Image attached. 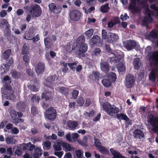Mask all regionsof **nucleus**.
Segmentation results:
<instances>
[{
	"mask_svg": "<svg viewBox=\"0 0 158 158\" xmlns=\"http://www.w3.org/2000/svg\"><path fill=\"white\" fill-rule=\"evenodd\" d=\"M14 64L13 59L12 57L10 58L6 64H2L0 68V73L2 75L7 73L9 70L10 67L12 66Z\"/></svg>",
	"mask_w": 158,
	"mask_h": 158,
	"instance_id": "nucleus-6",
	"label": "nucleus"
},
{
	"mask_svg": "<svg viewBox=\"0 0 158 158\" xmlns=\"http://www.w3.org/2000/svg\"><path fill=\"white\" fill-rule=\"evenodd\" d=\"M85 42V38L84 36L81 35L79 36L77 39L76 41V44L75 45L77 46V47L80 45L83 44Z\"/></svg>",
	"mask_w": 158,
	"mask_h": 158,
	"instance_id": "nucleus-26",
	"label": "nucleus"
},
{
	"mask_svg": "<svg viewBox=\"0 0 158 158\" xmlns=\"http://www.w3.org/2000/svg\"><path fill=\"white\" fill-rule=\"evenodd\" d=\"M97 148L98 150L102 153L103 154H109V151L107 150L104 146L101 145L98 146Z\"/></svg>",
	"mask_w": 158,
	"mask_h": 158,
	"instance_id": "nucleus-27",
	"label": "nucleus"
},
{
	"mask_svg": "<svg viewBox=\"0 0 158 158\" xmlns=\"http://www.w3.org/2000/svg\"><path fill=\"white\" fill-rule=\"evenodd\" d=\"M62 147L66 152L72 151L73 149V148L71 147L69 143L65 142H62Z\"/></svg>",
	"mask_w": 158,
	"mask_h": 158,
	"instance_id": "nucleus-33",
	"label": "nucleus"
},
{
	"mask_svg": "<svg viewBox=\"0 0 158 158\" xmlns=\"http://www.w3.org/2000/svg\"><path fill=\"white\" fill-rule=\"evenodd\" d=\"M109 5V4L108 3H107L105 4L102 5L101 6V11L103 13H107L110 10Z\"/></svg>",
	"mask_w": 158,
	"mask_h": 158,
	"instance_id": "nucleus-31",
	"label": "nucleus"
},
{
	"mask_svg": "<svg viewBox=\"0 0 158 158\" xmlns=\"http://www.w3.org/2000/svg\"><path fill=\"white\" fill-rule=\"evenodd\" d=\"M93 29H90L85 31L84 34L87 37L86 38L87 39H89L93 35Z\"/></svg>",
	"mask_w": 158,
	"mask_h": 158,
	"instance_id": "nucleus-43",
	"label": "nucleus"
},
{
	"mask_svg": "<svg viewBox=\"0 0 158 158\" xmlns=\"http://www.w3.org/2000/svg\"><path fill=\"white\" fill-rule=\"evenodd\" d=\"M105 48L106 51L108 53L111 54H113V50L111 48L110 45L106 44L105 45Z\"/></svg>",
	"mask_w": 158,
	"mask_h": 158,
	"instance_id": "nucleus-53",
	"label": "nucleus"
},
{
	"mask_svg": "<svg viewBox=\"0 0 158 158\" xmlns=\"http://www.w3.org/2000/svg\"><path fill=\"white\" fill-rule=\"evenodd\" d=\"M10 83H6L4 85V87L5 89L8 90L7 91H10V90H12V87L10 84Z\"/></svg>",
	"mask_w": 158,
	"mask_h": 158,
	"instance_id": "nucleus-62",
	"label": "nucleus"
},
{
	"mask_svg": "<svg viewBox=\"0 0 158 158\" xmlns=\"http://www.w3.org/2000/svg\"><path fill=\"white\" fill-rule=\"evenodd\" d=\"M13 138L11 136H8L6 138V141L8 144H12L13 143Z\"/></svg>",
	"mask_w": 158,
	"mask_h": 158,
	"instance_id": "nucleus-59",
	"label": "nucleus"
},
{
	"mask_svg": "<svg viewBox=\"0 0 158 158\" xmlns=\"http://www.w3.org/2000/svg\"><path fill=\"white\" fill-rule=\"evenodd\" d=\"M78 63V62L76 61L74 62L68 63V65L72 70L74 71L75 70L76 67Z\"/></svg>",
	"mask_w": 158,
	"mask_h": 158,
	"instance_id": "nucleus-44",
	"label": "nucleus"
},
{
	"mask_svg": "<svg viewBox=\"0 0 158 158\" xmlns=\"http://www.w3.org/2000/svg\"><path fill=\"white\" fill-rule=\"evenodd\" d=\"M51 92H47L46 91L45 93H42L41 95L42 99H45L46 101L48 100L51 97Z\"/></svg>",
	"mask_w": 158,
	"mask_h": 158,
	"instance_id": "nucleus-35",
	"label": "nucleus"
},
{
	"mask_svg": "<svg viewBox=\"0 0 158 158\" xmlns=\"http://www.w3.org/2000/svg\"><path fill=\"white\" fill-rule=\"evenodd\" d=\"M100 40V37L97 35H94L91 39L90 41L92 44H96Z\"/></svg>",
	"mask_w": 158,
	"mask_h": 158,
	"instance_id": "nucleus-38",
	"label": "nucleus"
},
{
	"mask_svg": "<svg viewBox=\"0 0 158 158\" xmlns=\"http://www.w3.org/2000/svg\"><path fill=\"white\" fill-rule=\"evenodd\" d=\"M111 21L115 25L119 23H120L119 17H114L113 20H111Z\"/></svg>",
	"mask_w": 158,
	"mask_h": 158,
	"instance_id": "nucleus-63",
	"label": "nucleus"
},
{
	"mask_svg": "<svg viewBox=\"0 0 158 158\" xmlns=\"http://www.w3.org/2000/svg\"><path fill=\"white\" fill-rule=\"evenodd\" d=\"M133 135L134 138L136 139H141L144 137V134L141 130L136 129L133 132Z\"/></svg>",
	"mask_w": 158,
	"mask_h": 158,
	"instance_id": "nucleus-16",
	"label": "nucleus"
},
{
	"mask_svg": "<svg viewBox=\"0 0 158 158\" xmlns=\"http://www.w3.org/2000/svg\"><path fill=\"white\" fill-rule=\"evenodd\" d=\"M116 116L118 119L120 121L121 120H123L127 122L130 120V118L127 116L123 113L120 114H117L116 115Z\"/></svg>",
	"mask_w": 158,
	"mask_h": 158,
	"instance_id": "nucleus-23",
	"label": "nucleus"
},
{
	"mask_svg": "<svg viewBox=\"0 0 158 158\" xmlns=\"http://www.w3.org/2000/svg\"><path fill=\"white\" fill-rule=\"evenodd\" d=\"M11 52V50L10 49H8L6 50L2 54L1 58L3 60H6L8 59Z\"/></svg>",
	"mask_w": 158,
	"mask_h": 158,
	"instance_id": "nucleus-25",
	"label": "nucleus"
},
{
	"mask_svg": "<svg viewBox=\"0 0 158 158\" xmlns=\"http://www.w3.org/2000/svg\"><path fill=\"white\" fill-rule=\"evenodd\" d=\"M62 146V142H58L53 145V147L55 151H60L61 150V146Z\"/></svg>",
	"mask_w": 158,
	"mask_h": 158,
	"instance_id": "nucleus-36",
	"label": "nucleus"
},
{
	"mask_svg": "<svg viewBox=\"0 0 158 158\" xmlns=\"http://www.w3.org/2000/svg\"><path fill=\"white\" fill-rule=\"evenodd\" d=\"M150 8L156 11V16L158 17V6L157 7L156 4H153L151 5Z\"/></svg>",
	"mask_w": 158,
	"mask_h": 158,
	"instance_id": "nucleus-56",
	"label": "nucleus"
},
{
	"mask_svg": "<svg viewBox=\"0 0 158 158\" xmlns=\"http://www.w3.org/2000/svg\"><path fill=\"white\" fill-rule=\"evenodd\" d=\"M133 64L135 69L138 70L141 65L140 59L139 58H135L133 60Z\"/></svg>",
	"mask_w": 158,
	"mask_h": 158,
	"instance_id": "nucleus-24",
	"label": "nucleus"
},
{
	"mask_svg": "<svg viewBox=\"0 0 158 158\" xmlns=\"http://www.w3.org/2000/svg\"><path fill=\"white\" fill-rule=\"evenodd\" d=\"M6 95L7 99H8L14 101L15 99L14 92L13 90L7 91V93L6 94Z\"/></svg>",
	"mask_w": 158,
	"mask_h": 158,
	"instance_id": "nucleus-30",
	"label": "nucleus"
},
{
	"mask_svg": "<svg viewBox=\"0 0 158 158\" xmlns=\"http://www.w3.org/2000/svg\"><path fill=\"white\" fill-rule=\"evenodd\" d=\"M125 85L127 88L132 87L135 81L134 76L132 74L127 75L125 78Z\"/></svg>",
	"mask_w": 158,
	"mask_h": 158,
	"instance_id": "nucleus-9",
	"label": "nucleus"
},
{
	"mask_svg": "<svg viewBox=\"0 0 158 158\" xmlns=\"http://www.w3.org/2000/svg\"><path fill=\"white\" fill-rule=\"evenodd\" d=\"M95 113V111L94 110H91L89 113L86 111L85 114L88 117H90L93 116Z\"/></svg>",
	"mask_w": 158,
	"mask_h": 158,
	"instance_id": "nucleus-60",
	"label": "nucleus"
},
{
	"mask_svg": "<svg viewBox=\"0 0 158 158\" xmlns=\"http://www.w3.org/2000/svg\"><path fill=\"white\" fill-rule=\"evenodd\" d=\"M116 67L119 72H123L126 70L125 65L122 62L118 63Z\"/></svg>",
	"mask_w": 158,
	"mask_h": 158,
	"instance_id": "nucleus-32",
	"label": "nucleus"
},
{
	"mask_svg": "<svg viewBox=\"0 0 158 158\" xmlns=\"http://www.w3.org/2000/svg\"><path fill=\"white\" fill-rule=\"evenodd\" d=\"M113 54L114 56L110 57V62L111 63L114 64L115 63H117L121 59V57L120 54H116L114 53Z\"/></svg>",
	"mask_w": 158,
	"mask_h": 158,
	"instance_id": "nucleus-17",
	"label": "nucleus"
},
{
	"mask_svg": "<svg viewBox=\"0 0 158 158\" xmlns=\"http://www.w3.org/2000/svg\"><path fill=\"white\" fill-rule=\"evenodd\" d=\"M23 9L30 12L32 16L36 18L40 16L41 14V9L40 6L37 4L26 6H24Z\"/></svg>",
	"mask_w": 158,
	"mask_h": 158,
	"instance_id": "nucleus-1",
	"label": "nucleus"
},
{
	"mask_svg": "<svg viewBox=\"0 0 158 158\" xmlns=\"http://www.w3.org/2000/svg\"><path fill=\"white\" fill-rule=\"evenodd\" d=\"M16 107L19 110L24 112L25 111L26 108L25 103L23 101L19 102L17 103Z\"/></svg>",
	"mask_w": 158,
	"mask_h": 158,
	"instance_id": "nucleus-22",
	"label": "nucleus"
},
{
	"mask_svg": "<svg viewBox=\"0 0 158 158\" xmlns=\"http://www.w3.org/2000/svg\"><path fill=\"white\" fill-rule=\"evenodd\" d=\"M4 25H6V28H8L9 24L8 21L5 19H0V28H3Z\"/></svg>",
	"mask_w": 158,
	"mask_h": 158,
	"instance_id": "nucleus-37",
	"label": "nucleus"
},
{
	"mask_svg": "<svg viewBox=\"0 0 158 158\" xmlns=\"http://www.w3.org/2000/svg\"><path fill=\"white\" fill-rule=\"evenodd\" d=\"M136 0H131L130 3V5L128 7V9L130 10H132L136 5Z\"/></svg>",
	"mask_w": 158,
	"mask_h": 158,
	"instance_id": "nucleus-48",
	"label": "nucleus"
},
{
	"mask_svg": "<svg viewBox=\"0 0 158 158\" xmlns=\"http://www.w3.org/2000/svg\"><path fill=\"white\" fill-rule=\"evenodd\" d=\"M12 77L15 79H18L21 77V73L19 72L14 71L11 73Z\"/></svg>",
	"mask_w": 158,
	"mask_h": 158,
	"instance_id": "nucleus-46",
	"label": "nucleus"
},
{
	"mask_svg": "<svg viewBox=\"0 0 158 158\" xmlns=\"http://www.w3.org/2000/svg\"><path fill=\"white\" fill-rule=\"evenodd\" d=\"M150 21V20L147 17H145L142 21V25L144 26H148L149 22Z\"/></svg>",
	"mask_w": 158,
	"mask_h": 158,
	"instance_id": "nucleus-50",
	"label": "nucleus"
},
{
	"mask_svg": "<svg viewBox=\"0 0 158 158\" xmlns=\"http://www.w3.org/2000/svg\"><path fill=\"white\" fill-rule=\"evenodd\" d=\"M148 121L152 126V131L158 134V117H156L152 114L148 118Z\"/></svg>",
	"mask_w": 158,
	"mask_h": 158,
	"instance_id": "nucleus-5",
	"label": "nucleus"
},
{
	"mask_svg": "<svg viewBox=\"0 0 158 158\" xmlns=\"http://www.w3.org/2000/svg\"><path fill=\"white\" fill-rule=\"evenodd\" d=\"M23 59L25 63L27 64H28L30 61L29 56L27 54H25L23 56Z\"/></svg>",
	"mask_w": 158,
	"mask_h": 158,
	"instance_id": "nucleus-58",
	"label": "nucleus"
},
{
	"mask_svg": "<svg viewBox=\"0 0 158 158\" xmlns=\"http://www.w3.org/2000/svg\"><path fill=\"white\" fill-rule=\"evenodd\" d=\"M42 154V151L39 147L36 148L34 150V153L33 154L34 158H38L40 157Z\"/></svg>",
	"mask_w": 158,
	"mask_h": 158,
	"instance_id": "nucleus-28",
	"label": "nucleus"
},
{
	"mask_svg": "<svg viewBox=\"0 0 158 158\" xmlns=\"http://www.w3.org/2000/svg\"><path fill=\"white\" fill-rule=\"evenodd\" d=\"M45 115L49 120L53 121L56 119L57 115L56 110L54 107H50L45 111Z\"/></svg>",
	"mask_w": 158,
	"mask_h": 158,
	"instance_id": "nucleus-7",
	"label": "nucleus"
},
{
	"mask_svg": "<svg viewBox=\"0 0 158 158\" xmlns=\"http://www.w3.org/2000/svg\"><path fill=\"white\" fill-rule=\"evenodd\" d=\"M59 89L60 90V92L62 94L64 95H68L69 89L67 88L60 87Z\"/></svg>",
	"mask_w": 158,
	"mask_h": 158,
	"instance_id": "nucleus-40",
	"label": "nucleus"
},
{
	"mask_svg": "<svg viewBox=\"0 0 158 158\" xmlns=\"http://www.w3.org/2000/svg\"><path fill=\"white\" fill-rule=\"evenodd\" d=\"M150 60H152L156 63H158V51L149 53L148 54Z\"/></svg>",
	"mask_w": 158,
	"mask_h": 158,
	"instance_id": "nucleus-12",
	"label": "nucleus"
},
{
	"mask_svg": "<svg viewBox=\"0 0 158 158\" xmlns=\"http://www.w3.org/2000/svg\"><path fill=\"white\" fill-rule=\"evenodd\" d=\"M17 114L18 112L14 110H12L10 111V116L13 121L16 120V119L17 118Z\"/></svg>",
	"mask_w": 158,
	"mask_h": 158,
	"instance_id": "nucleus-39",
	"label": "nucleus"
},
{
	"mask_svg": "<svg viewBox=\"0 0 158 158\" xmlns=\"http://www.w3.org/2000/svg\"><path fill=\"white\" fill-rule=\"evenodd\" d=\"M83 151L80 149H78L75 151L74 154V157L77 158H83Z\"/></svg>",
	"mask_w": 158,
	"mask_h": 158,
	"instance_id": "nucleus-34",
	"label": "nucleus"
},
{
	"mask_svg": "<svg viewBox=\"0 0 158 158\" xmlns=\"http://www.w3.org/2000/svg\"><path fill=\"white\" fill-rule=\"evenodd\" d=\"M57 79V77L56 75L49 77H47V79L46 80V83H45L44 85L45 86L51 89H53V88H52V84L53 82L56 81Z\"/></svg>",
	"mask_w": 158,
	"mask_h": 158,
	"instance_id": "nucleus-8",
	"label": "nucleus"
},
{
	"mask_svg": "<svg viewBox=\"0 0 158 158\" xmlns=\"http://www.w3.org/2000/svg\"><path fill=\"white\" fill-rule=\"evenodd\" d=\"M110 151L113 156V158H127L123 156L120 152L112 148H111Z\"/></svg>",
	"mask_w": 158,
	"mask_h": 158,
	"instance_id": "nucleus-18",
	"label": "nucleus"
},
{
	"mask_svg": "<svg viewBox=\"0 0 158 158\" xmlns=\"http://www.w3.org/2000/svg\"><path fill=\"white\" fill-rule=\"evenodd\" d=\"M78 125L77 122L75 121L69 120L67 122V125L69 130H74Z\"/></svg>",
	"mask_w": 158,
	"mask_h": 158,
	"instance_id": "nucleus-21",
	"label": "nucleus"
},
{
	"mask_svg": "<svg viewBox=\"0 0 158 158\" xmlns=\"http://www.w3.org/2000/svg\"><path fill=\"white\" fill-rule=\"evenodd\" d=\"M40 40V36L39 34H37L36 35L32 37L30 40H32L33 42H35L38 41Z\"/></svg>",
	"mask_w": 158,
	"mask_h": 158,
	"instance_id": "nucleus-64",
	"label": "nucleus"
},
{
	"mask_svg": "<svg viewBox=\"0 0 158 158\" xmlns=\"http://www.w3.org/2000/svg\"><path fill=\"white\" fill-rule=\"evenodd\" d=\"M148 121L152 126V131L158 134V117H156L152 114L148 118Z\"/></svg>",
	"mask_w": 158,
	"mask_h": 158,
	"instance_id": "nucleus-4",
	"label": "nucleus"
},
{
	"mask_svg": "<svg viewBox=\"0 0 158 158\" xmlns=\"http://www.w3.org/2000/svg\"><path fill=\"white\" fill-rule=\"evenodd\" d=\"M118 39V36L116 34L110 33L108 36L107 38V41L110 43H114L117 41Z\"/></svg>",
	"mask_w": 158,
	"mask_h": 158,
	"instance_id": "nucleus-14",
	"label": "nucleus"
},
{
	"mask_svg": "<svg viewBox=\"0 0 158 158\" xmlns=\"http://www.w3.org/2000/svg\"><path fill=\"white\" fill-rule=\"evenodd\" d=\"M51 39L49 37H46L44 40V43L45 46L48 47L50 46V44L51 41Z\"/></svg>",
	"mask_w": 158,
	"mask_h": 158,
	"instance_id": "nucleus-55",
	"label": "nucleus"
},
{
	"mask_svg": "<svg viewBox=\"0 0 158 158\" xmlns=\"http://www.w3.org/2000/svg\"><path fill=\"white\" fill-rule=\"evenodd\" d=\"M157 72V69H153L149 74V78L152 82H155L156 80V75Z\"/></svg>",
	"mask_w": 158,
	"mask_h": 158,
	"instance_id": "nucleus-20",
	"label": "nucleus"
},
{
	"mask_svg": "<svg viewBox=\"0 0 158 158\" xmlns=\"http://www.w3.org/2000/svg\"><path fill=\"white\" fill-rule=\"evenodd\" d=\"M66 51L69 53H71L72 51L75 50L77 48V46L75 44L73 45L70 43H68L65 46Z\"/></svg>",
	"mask_w": 158,
	"mask_h": 158,
	"instance_id": "nucleus-19",
	"label": "nucleus"
},
{
	"mask_svg": "<svg viewBox=\"0 0 158 158\" xmlns=\"http://www.w3.org/2000/svg\"><path fill=\"white\" fill-rule=\"evenodd\" d=\"M124 45L125 47L129 51L134 48L136 46V42L132 40H129L126 41L124 42Z\"/></svg>",
	"mask_w": 158,
	"mask_h": 158,
	"instance_id": "nucleus-10",
	"label": "nucleus"
},
{
	"mask_svg": "<svg viewBox=\"0 0 158 158\" xmlns=\"http://www.w3.org/2000/svg\"><path fill=\"white\" fill-rule=\"evenodd\" d=\"M79 94V91L78 90H74L73 91V92L71 94L72 98L74 99H76Z\"/></svg>",
	"mask_w": 158,
	"mask_h": 158,
	"instance_id": "nucleus-57",
	"label": "nucleus"
},
{
	"mask_svg": "<svg viewBox=\"0 0 158 158\" xmlns=\"http://www.w3.org/2000/svg\"><path fill=\"white\" fill-rule=\"evenodd\" d=\"M29 48L27 44L26 43L24 44L22 49V53L23 54H27L29 53Z\"/></svg>",
	"mask_w": 158,
	"mask_h": 158,
	"instance_id": "nucleus-41",
	"label": "nucleus"
},
{
	"mask_svg": "<svg viewBox=\"0 0 158 158\" xmlns=\"http://www.w3.org/2000/svg\"><path fill=\"white\" fill-rule=\"evenodd\" d=\"M107 78L111 81V82L114 83L116 81L117 77L116 74L112 72L108 74L107 76Z\"/></svg>",
	"mask_w": 158,
	"mask_h": 158,
	"instance_id": "nucleus-29",
	"label": "nucleus"
},
{
	"mask_svg": "<svg viewBox=\"0 0 158 158\" xmlns=\"http://www.w3.org/2000/svg\"><path fill=\"white\" fill-rule=\"evenodd\" d=\"M31 112L32 115L35 116L38 114V110L37 107L33 106L31 108Z\"/></svg>",
	"mask_w": 158,
	"mask_h": 158,
	"instance_id": "nucleus-49",
	"label": "nucleus"
},
{
	"mask_svg": "<svg viewBox=\"0 0 158 158\" xmlns=\"http://www.w3.org/2000/svg\"><path fill=\"white\" fill-rule=\"evenodd\" d=\"M45 64L42 62H39L36 65L35 71L38 74H40L43 73L45 69Z\"/></svg>",
	"mask_w": 158,
	"mask_h": 158,
	"instance_id": "nucleus-13",
	"label": "nucleus"
},
{
	"mask_svg": "<svg viewBox=\"0 0 158 158\" xmlns=\"http://www.w3.org/2000/svg\"><path fill=\"white\" fill-rule=\"evenodd\" d=\"M129 18V16H128L127 13H125L124 15H121L120 16L121 20L123 21H125Z\"/></svg>",
	"mask_w": 158,
	"mask_h": 158,
	"instance_id": "nucleus-61",
	"label": "nucleus"
},
{
	"mask_svg": "<svg viewBox=\"0 0 158 158\" xmlns=\"http://www.w3.org/2000/svg\"><path fill=\"white\" fill-rule=\"evenodd\" d=\"M100 65L101 70L104 73H107L110 70L109 64L106 61H103L101 62Z\"/></svg>",
	"mask_w": 158,
	"mask_h": 158,
	"instance_id": "nucleus-15",
	"label": "nucleus"
},
{
	"mask_svg": "<svg viewBox=\"0 0 158 158\" xmlns=\"http://www.w3.org/2000/svg\"><path fill=\"white\" fill-rule=\"evenodd\" d=\"M34 32L32 29H29L28 31L26 34L27 38H28V40H30L31 38L35 36Z\"/></svg>",
	"mask_w": 158,
	"mask_h": 158,
	"instance_id": "nucleus-45",
	"label": "nucleus"
},
{
	"mask_svg": "<svg viewBox=\"0 0 158 158\" xmlns=\"http://www.w3.org/2000/svg\"><path fill=\"white\" fill-rule=\"evenodd\" d=\"M56 6V4L53 2H52L49 4L48 7L49 9L52 13L54 10Z\"/></svg>",
	"mask_w": 158,
	"mask_h": 158,
	"instance_id": "nucleus-54",
	"label": "nucleus"
},
{
	"mask_svg": "<svg viewBox=\"0 0 158 158\" xmlns=\"http://www.w3.org/2000/svg\"><path fill=\"white\" fill-rule=\"evenodd\" d=\"M82 16V13L77 10H72L69 15V17L70 19L76 22L80 21Z\"/></svg>",
	"mask_w": 158,
	"mask_h": 158,
	"instance_id": "nucleus-3",
	"label": "nucleus"
},
{
	"mask_svg": "<svg viewBox=\"0 0 158 158\" xmlns=\"http://www.w3.org/2000/svg\"><path fill=\"white\" fill-rule=\"evenodd\" d=\"M102 108L108 114L111 116H114L117 114L119 111V108L114 105H112L109 103H104L102 105Z\"/></svg>",
	"mask_w": 158,
	"mask_h": 158,
	"instance_id": "nucleus-2",
	"label": "nucleus"
},
{
	"mask_svg": "<svg viewBox=\"0 0 158 158\" xmlns=\"http://www.w3.org/2000/svg\"><path fill=\"white\" fill-rule=\"evenodd\" d=\"M149 35L152 38L156 39L158 38V34L156 30H152L150 33Z\"/></svg>",
	"mask_w": 158,
	"mask_h": 158,
	"instance_id": "nucleus-47",
	"label": "nucleus"
},
{
	"mask_svg": "<svg viewBox=\"0 0 158 158\" xmlns=\"http://www.w3.org/2000/svg\"><path fill=\"white\" fill-rule=\"evenodd\" d=\"M78 49V55L80 57L85 56V53L86 52L88 49V44L85 43L80 45Z\"/></svg>",
	"mask_w": 158,
	"mask_h": 158,
	"instance_id": "nucleus-11",
	"label": "nucleus"
},
{
	"mask_svg": "<svg viewBox=\"0 0 158 158\" xmlns=\"http://www.w3.org/2000/svg\"><path fill=\"white\" fill-rule=\"evenodd\" d=\"M85 101V99L82 97H81L78 98L77 102L79 106H81L84 105Z\"/></svg>",
	"mask_w": 158,
	"mask_h": 158,
	"instance_id": "nucleus-51",
	"label": "nucleus"
},
{
	"mask_svg": "<svg viewBox=\"0 0 158 158\" xmlns=\"http://www.w3.org/2000/svg\"><path fill=\"white\" fill-rule=\"evenodd\" d=\"M61 7L59 5L56 6L54 10H53L52 13H53L54 14H58L61 12Z\"/></svg>",
	"mask_w": 158,
	"mask_h": 158,
	"instance_id": "nucleus-52",
	"label": "nucleus"
},
{
	"mask_svg": "<svg viewBox=\"0 0 158 158\" xmlns=\"http://www.w3.org/2000/svg\"><path fill=\"white\" fill-rule=\"evenodd\" d=\"M102 82L103 86L106 87L110 86L112 82L109 79H103L102 81Z\"/></svg>",
	"mask_w": 158,
	"mask_h": 158,
	"instance_id": "nucleus-42",
	"label": "nucleus"
}]
</instances>
